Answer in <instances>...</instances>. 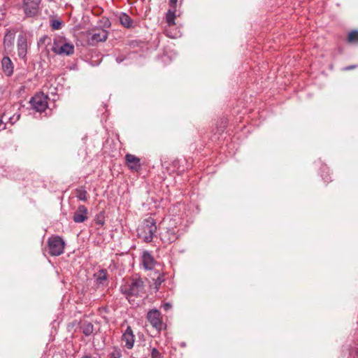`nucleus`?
I'll list each match as a JSON object with an SVG mask.
<instances>
[{
    "label": "nucleus",
    "mask_w": 358,
    "mask_h": 358,
    "mask_svg": "<svg viewBox=\"0 0 358 358\" xmlns=\"http://www.w3.org/2000/svg\"><path fill=\"white\" fill-rule=\"evenodd\" d=\"M28 49L27 37L26 34H21L17 37V55L22 59H26Z\"/></svg>",
    "instance_id": "0eeeda50"
},
{
    "label": "nucleus",
    "mask_w": 358,
    "mask_h": 358,
    "mask_svg": "<svg viewBox=\"0 0 358 358\" xmlns=\"http://www.w3.org/2000/svg\"><path fill=\"white\" fill-rule=\"evenodd\" d=\"M348 41L351 43H358V31H350L348 36Z\"/></svg>",
    "instance_id": "4be33fe9"
},
{
    "label": "nucleus",
    "mask_w": 358,
    "mask_h": 358,
    "mask_svg": "<svg viewBox=\"0 0 358 358\" xmlns=\"http://www.w3.org/2000/svg\"><path fill=\"white\" fill-rule=\"evenodd\" d=\"M355 68V66H349L345 68V70L349 71Z\"/></svg>",
    "instance_id": "7c9ffc66"
},
{
    "label": "nucleus",
    "mask_w": 358,
    "mask_h": 358,
    "mask_svg": "<svg viewBox=\"0 0 358 358\" xmlns=\"http://www.w3.org/2000/svg\"><path fill=\"white\" fill-rule=\"evenodd\" d=\"M41 0H24V10L27 16L34 17L38 12Z\"/></svg>",
    "instance_id": "6e6552de"
},
{
    "label": "nucleus",
    "mask_w": 358,
    "mask_h": 358,
    "mask_svg": "<svg viewBox=\"0 0 358 358\" xmlns=\"http://www.w3.org/2000/svg\"><path fill=\"white\" fill-rule=\"evenodd\" d=\"M177 2H178V0H170L169 5H170L171 9L176 10Z\"/></svg>",
    "instance_id": "c85d7f7f"
},
{
    "label": "nucleus",
    "mask_w": 358,
    "mask_h": 358,
    "mask_svg": "<svg viewBox=\"0 0 358 358\" xmlns=\"http://www.w3.org/2000/svg\"><path fill=\"white\" fill-rule=\"evenodd\" d=\"M15 36V31L14 30H7L3 38V47L7 52L11 51L13 48Z\"/></svg>",
    "instance_id": "4468645a"
},
{
    "label": "nucleus",
    "mask_w": 358,
    "mask_h": 358,
    "mask_svg": "<svg viewBox=\"0 0 358 358\" xmlns=\"http://www.w3.org/2000/svg\"><path fill=\"white\" fill-rule=\"evenodd\" d=\"M95 222L97 224L103 226L105 223L103 215L101 214L98 215L95 218Z\"/></svg>",
    "instance_id": "393cba45"
},
{
    "label": "nucleus",
    "mask_w": 358,
    "mask_h": 358,
    "mask_svg": "<svg viewBox=\"0 0 358 358\" xmlns=\"http://www.w3.org/2000/svg\"><path fill=\"white\" fill-rule=\"evenodd\" d=\"M176 19V10L169 9L166 15V21L169 26H173L175 24Z\"/></svg>",
    "instance_id": "a211bd4d"
},
{
    "label": "nucleus",
    "mask_w": 358,
    "mask_h": 358,
    "mask_svg": "<svg viewBox=\"0 0 358 358\" xmlns=\"http://www.w3.org/2000/svg\"><path fill=\"white\" fill-rule=\"evenodd\" d=\"M87 191L84 187H80L76 189V196L80 201H87Z\"/></svg>",
    "instance_id": "412c9836"
},
{
    "label": "nucleus",
    "mask_w": 358,
    "mask_h": 358,
    "mask_svg": "<svg viewBox=\"0 0 358 358\" xmlns=\"http://www.w3.org/2000/svg\"><path fill=\"white\" fill-rule=\"evenodd\" d=\"M49 253L52 256H59L64 252L65 243L64 240L58 236H52L48 241Z\"/></svg>",
    "instance_id": "20e7f679"
},
{
    "label": "nucleus",
    "mask_w": 358,
    "mask_h": 358,
    "mask_svg": "<svg viewBox=\"0 0 358 358\" xmlns=\"http://www.w3.org/2000/svg\"><path fill=\"white\" fill-rule=\"evenodd\" d=\"M121 292L129 301L132 296H142L145 293L144 282L140 278H134L121 287Z\"/></svg>",
    "instance_id": "f257e3e1"
},
{
    "label": "nucleus",
    "mask_w": 358,
    "mask_h": 358,
    "mask_svg": "<svg viewBox=\"0 0 358 358\" xmlns=\"http://www.w3.org/2000/svg\"><path fill=\"white\" fill-rule=\"evenodd\" d=\"M151 358H162V356L159 350L154 348L151 350Z\"/></svg>",
    "instance_id": "b1692460"
},
{
    "label": "nucleus",
    "mask_w": 358,
    "mask_h": 358,
    "mask_svg": "<svg viewBox=\"0 0 358 358\" xmlns=\"http://www.w3.org/2000/svg\"><path fill=\"white\" fill-rule=\"evenodd\" d=\"M147 319L150 324L158 331H161L164 328V323L161 313L157 309L150 310L147 314Z\"/></svg>",
    "instance_id": "423d86ee"
},
{
    "label": "nucleus",
    "mask_w": 358,
    "mask_h": 358,
    "mask_svg": "<svg viewBox=\"0 0 358 358\" xmlns=\"http://www.w3.org/2000/svg\"><path fill=\"white\" fill-rule=\"evenodd\" d=\"M123 60H124V59H123V58H122V57H117V58H116V61H117V63H120V62H122Z\"/></svg>",
    "instance_id": "2f4dec72"
},
{
    "label": "nucleus",
    "mask_w": 358,
    "mask_h": 358,
    "mask_svg": "<svg viewBox=\"0 0 358 358\" xmlns=\"http://www.w3.org/2000/svg\"><path fill=\"white\" fill-rule=\"evenodd\" d=\"M94 276L96 278V283L99 285H103L108 279L107 271L106 269L100 270L94 275Z\"/></svg>",
    "instance_id": "dca6fc26"
},
{
    "label": "nucleus",
    "mask_w": 358,
    "mask_h": 358,
    "mask_svg": "<svg viewBox=\"0 0 358 358\" xmlns=\"http://www.w3.org/2000/svg\"><path fill=\"white\" fill-rule=\"evenodd\" d=\"M18 119H19V115H17V117H16L15 120H17Z\"/></svg>",
    "instance_id": "72a5a7b5"
},
{
    "label": "nucleus",
    "mask_w": 358,
    "mask_h": 358,
    "mask_svg": "<svg viewBox=\"0 0 358 358\" xmlns=\"http://www.w3.org/2000/svg\"><path fill=\"white\" fill-rule=\"evenodd\" d=\"M157 226L155 220L152 217L145 219L138 227L137 234L138 238H142L145 243H150L156 233Z\"/></svg>",
    "instance_id": "f03ea898"
},
{
    "label": "nucleus",
    "mask_w": 358,
    "mask_h": 358,
    "mask_svg": "<svg viewBox=\"0 0 358 358\" xmlns=\"http://www.w3.org/2000/svg\"><path fill=\"white\" fill-rule=\"evenodd\" d=\"M120 20L121 24L124 27L129 28V27H131L132 25V20H131V17L125 13H122L120 15Z\"/></svg>",
    "instance_id": "aec40b11"
},
{
    "label": "nucleus",
    "mask_w": 358,
    "mask_h": 358,
    "mask_svg": "<svg viewBox=\"0 0 358 358\" xmlns=\"http://www.w3.org/2000/svg\"><path fill=\"white\" fill-rule=\"evenodd\" d=\"M122 340L125 343V347L131 349L134 344V335L130 326H128L124 332Z\"/></svg>",
    "instance_id": "ddd939ff"
},
{
    "label": "nucleus",
    "mask_w": 358,
    "mask_h": 358,
    "mask_svg": "<svg viewBox=\"0 0 358 358\" xmlns=\"http://www.w3.org/2000/svg\"><path fill=\"white\" fill-rule=\"evenodd\" d=\"M141 262L143 268L146 270H152L156 264L154 257L147 250L143 251L142 253Z\"/></svg>",
    "instance_id": "9b49d317"
},
{
    "label": "nucleus",
    "mask_w": 358,
    "mask_h": 358,
    "mask_svg": "<svg viewBox=\"0 0 358 358\" xmlns=\"http://www.w3.org/2000/svg\"><path fill=\"white\" fill-rule=\"evenodd\" d=\"M164 276L163 275H159L157 278V279H155V287H156L157 289L159 288V287L162 283V282H164Z\"/></svg>",
    "instance_id": "a878e982"
},
{
    "label": "nucleus",
    "mask_w": 358,
    "mask_h": 358,
    "mask_svg": "<svg viewBox=\"0 0 358 358\" xmlns=\"http://www.w3.org/2000/svg\"><path fill=\"white\" fill-rule=\"evenodd\" d=\"M108 38V31L105 29H99L93 33L89 39V43L92 45H96L99 42H103Z\"/></svg>",
    "instance_id": "1a4fd4ad"
},
{
    "label": "nucleus",
    "mask_w": 358,
    "mask_h": 358,
    "mask_svg": "<svg viewBox=\"0 0 358 358\" xmlns=\"http://www.w3.org/2000/svg\"><path fill=\"white\" fill-rule=\"evenodd\" d=\"M125 160L128 167L134 171H138L141 169L140 159L131 154L125 155Z\"/></svg>",
    "instance_id": "f8f14e48"
},
{
    "label": "nucleus",
    "mask_w": 358,
    "mask_h": 358,
    "mask_svg": "<svg viewBox=\"0 0 358 358\" xmlns=\"http://www.w3.org/2000/svg\"><path fill=\"white\" fill-rule=\"evenodd\" d=\"M83 358H89V357H83Z\"/></svg>",
    "instance_id": "f704fd0d"
},
{
    "label": "nucleus",
    "mask_w": 358,
    "mask_h": 358,
    "mask_svg": "<svg viewBox=\"0 0 358 358\" xmlns=\"http://www.w3.org/2000/svg\"><path fill=\"white\" fill-rule=\"evenodd\" d=\"M51 50L56 55L70 56L74 53L75 48L72 43L59 36L54 39Z\"/></svg>",
    "instance_id": "7ed1b4c3"
},
{
    "label": "nucleus",
    "mask_w": 358,
    "mask_h": 358,
    "mask_svg": "<svg viewBox=\"0 0 358 358\" xmlns=\"http://www.w3.org/2000/svg\"><path fill=\"white\" fill-rule=\"evenodd\" d=\"M82 332L86 336H90L94 331V326L90 322H83L81 325Z\"/></svg>",
    "instance_id": "f3484780"
},
{
    "label": "nucleus",
    "mask_w": 358,
    "mask_h": 358,
    "mask_svg": "<svg viewBox=\"0 0 358 358\" xmlns=\"http://www.w3.org/2000/svg\"><path fill=\"white\" fill-rule=\"evenodd\" d=\"M48 96L43 93H38L30 99L31 107L37 112L45 111L48 108Z\"/></svg>",
    "instance_id": "39448f33"
},
{
    "label": "nucleus",
    "mask_w": 358,
    "mask_h": 358,
    "mask_svg": "<svg viewBox=\"0 0 358 358\" xmlns=\"http://www.w3.org/2000/svg\"><path fill=\"white\" fill-rule=\"evenodd\" d=\"M110 357L111 358H120L121 352L120 351L115 350L111 353Z\"/></svg>",
    "instance_id": "bb28decb"
},
{
    "label": "nucleus",
    "mask_w": 358,
    "mask_h": 358,
    "mask_svg": "<svg viewBox=\"0 0 358 358\" xmlns=\"http://www.w3.org/2000/svg\"><path fill=\"white\" fill-rule=\"evenodd\" d=\"M1 69L6 76H10L13 74L14 66L11 59L8 57L4 56L2 58Z\"/></svg>",
    "instance_id": "2eb2a0df"
},
{
    "label": "nucleus",
    "mask_w": 358,
    "mask_h": 358,
    "mask_svg": "<svg viewBox=\"0 0 358 358\" xmlns=\"http://www.w3.org/2000/svg\"><path fill=\"white\" fill-rule=\"evenodd\" d=\"M61 22L58 20H53L51 22V27L53 30H58L61 28Z\"/></svg>",
    "instance_id": "5701e85b"
},
{
    "label": "nucleus",
    "mask_w": 358,
    "mask_h": 358,
    "mask_svg": "<svg viewBox=\"0 0 358 358\" xmlns=\"http://www.w3.org/2000/svg\"><path fill=\"white\" fill-rule=\"evenodd\" d=\"M162 307L164 310L167 311L171 308L172 306L170 303H165L163 304Z\"/></svg>",
    "instance_id": "c756f323"
},
{
    "label": "nucleus",
    "mask_w": 358,
    "mask_h": 358,
    "mask_svg": "<svg viewBox=\"0 0 358 358\" xmlns=\"http://www.w3.org/2000/svg\"><path fill=\"white\" fill-rule=\"evenodd\" d=\"M47 40L50 41V39L47 36H43L38 41V45H41L42 43H44Z\"/></svg>",
    "instance_id": "cd10ccee"
},
{
    "label": "nucleus",
    "mask_w": 358,
    "mask_h": 358,
    "mask_svg": "<svg viewBox=\"0 0 358 358\" xmlns=\"http://www.w3.org/2000/svg\"><path fill=\"white\" fill-rule=\"evenodd\" d=\"M13 117H10V122L12 121V120L13 119Z\"/></svg>",
    "instance_id": "473e14b6"
},
{
    "label": "nucleus",
    "mask_w": 358,
    "mask_h": 358,
    "mask_svg": "<svg viewBox=\"0 0 358 358\" xmlns=\"http://www.w3.org/2000/svg\"><path fill=\"white\" fill-rule=\"evenodd\" d=\"M162 238L165 242H167V243H171V242H173L175 240H176L177 236L174 231V229L167 230V231L166 232V234H164V236Z\"/></svg>",
    "instance_id": "6ab92c4d"
},
{
    "label": "nucleus",
    "mask_w": 358,
    "mask_h": 358,
    "mask_svg": "<svg viewBox=\"0 0 358 358\" xmlns=\"http://www.w3.org/2000/svg\"><path fill=\"white\" fill-rule=\"evenodd\" d=\"M88 218V210L83 206H78L76 211L74 213L73 220L76 223H82L87 220Z\"/></svg>",
    "instance_id": "9d476101"
}]
</instances>
